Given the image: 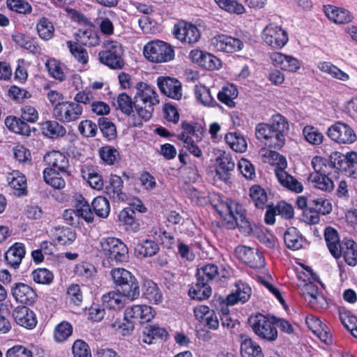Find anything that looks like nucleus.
<instances>
[{"label": "nucleus", "instance_id": "14", "mask_svg": "<svg viewBox=\"0 0 357 357\" xmlns=\"http://www.w3.org/2000/svg\"><path fill=\"white\" fill-rule=\"evenodd\" d=\"M157 85L162 93L174 99L181 100L183 96L182 84L179 80L171 77H158Z\"/></svg>", "mask_w": 357, "mask_h": 357}, {"label": "nucleus", "instance_id": "23", "mask_svg": "<svg viewBox=\"0 0 357 357\" xmlns=\"http://www.w3.org/2000/svg\"><path fill=\"white\" fill-rule=\"evenodd\" d=\"M9 186L13 193L17 197H22L27 194V183L25 176L19 171H13L7 176Z\"/></svg>", "mask_w": 357, "mask_h": 357}, {"label": "nucleus", "instance_id": "13", "mask_svg": "<svg viewBox=\"0 0 357 357\" xmlns=\"http://www.w3.org/2000/svg\"><path fill=\"white\" fill-rule=\"evenodd\" d=\"M155 316L152 307L146 305H133L124 312V318L128 322L144 323L150 321Z\"/></svg>", "mask_w": 357, "mask_h": 357}, {"label": "nucleus", "instance_id": "39", "mask_svg": "<svg viewBox=\"0 0 357 357\" xmlns=\"http://www.w3.org/2000/svg\"><path fill=\"white\" fill-rule=\"evenodd\" d=\"M43 133L50 138L63 137L66 133V128L56 121H47L42 124Z\"/></svg>", "mask_w": 357, "mask_h": 357}, {"label": "nucleus", "instance_id": "12", "mask_svg": "<svg viewBox=\"0 0 357 357\" xmlns=\"http://www.w3.org/2000/svg\"><path fill=\"white\" fill-rule=\"evenodd\" d=\"M264 41L273 49H281L288 42V35L286 31L280 26L270 24L262 31Z\"/></svg>", "mask_w": 357, "mask_h": 357}, {"label": "nucleus", "instance_id": "32", "mask_svg": "<svg viewBox=\"0 0 357 357\" xmlns=\"http://www.w3.org/2000/svg\"><path fill=\"white\" fill-rule=\"evenodd\" d=\"M286 246L291 250H297L303 247L304 238L296 227H290L284 234Z\"/></svg>", "mask_w": 357, "mask_h": 357}, {"label": "nucleus", "instance_id": "5", "mask_svg": "<svg viewBox=\"0 0 357 357\" xmlns=\"http://www.w3.org/2000/svg\"><path fill=\"white\" fill-rule=\"evenodd\" d=\"M22 120L15 116H8L5 119V125L11 131L29 136L31 135V128L27 123H35L38 119V111L31 105H25L22 108Z\"/></svg>", "mask_w": 357, "mask_h": 357}, {"label": "nucleus", "instance_id": "6", "mask_svg": "<svg viewBox=\"0 0 357 357\" xmlns=\"http://www.w3.org/2000/svg\"><path fill=\"white\" fill-rule=\"evenodd\" d=\"M249 324L253 332L260 338L269 342H275L278 337L277 328L273 321L262 314L251 316Z\"/></svg>", "mask_w": 357, "mask_h": 357}, {"label": "nucleus", "instance_id": "47", "mask_svg": "<svg viewBox=\"0 0 357 357\" xmlns=\"http://www.w3.org/2000/svg\"><path fill=\"white\" fill-rule=\"evenodd\" d=\"M36 29L38 36L44 40H48L54 36V25L45 17H43L38 20L36 24Z\"/></svg>", "mask_w": 357, "mask_h": 357}, {"label": "nucleus", "instance_id": "36", "mask_svg": "<svg viewBox=\"0 0 357 357\" xmlns=\"http://www.w3.org/2000/svg\"><path fill=\"white\" fill-rule=\"evenodd\" d=\"M77 43L81 45L94 47L100 43V38L96 32L91 29L79 30L75 34Z\"/></svg>", "mask_w": 357, "mask_h": 357}, {"label": "nucleus", "instance_id": "53", "mask_svg": "<svg viewBox=\"0 0 357 357\" xmlns=\"http://www.w3.org/2000/svg\"><path fill=\"white\" fill-rule=\"evenodd\" d=\"M250 196L254 205L259 208H263L267 201V195L263 188L254 185L250 189Z\"/></svg>", "mask_w": 357, "mask_h": 357}, {"label": "nucleus", "instance_id": "17", "mask_svg": "<svg viewBox=\"0 0 357 357\" xmlns=\"http://www.w3.org/2000/svg\"><path fill=\"white\" fill-rule=\"evenodd\" d=\"M44 161L47 165L45 169H51L56 173H63L69 175V160L68 158L61 152L52 151L44 155Z\"/></svg>", "mask_w": 357, "mask_h": 357}, {"label": "nucleus", "instance_id": "30", "mask_svg": "<svg viewBox=\"0 0 357 357\" xmlns=\"http://www.w3.org/2000/svg\"><path fill=\"white\" fill-rule=\"evenodd\" d=\"M220 275L219 268L214 264H206L197 269L196 278L198 280H202L208 283L213 282Z\"/></svg>", "mask_w": 357, "mask_h": 357}, {"label": "nucleus", "instance_id": "52", "mask_svg": "<svg viewBox=\"0 0 357 357\" xmlns=\"http://www.w3.org/2000/svg\"><path fill=\"white\" fill-rule=\"evenodd\" d=\"M218 6L230 13L241 15L245 12L243 4L236 0H214Z\"/></svg>", "mask_w": 357, "mask_h": 357}, {"label": "nucleus", "instance_id": "50", "mask_svg": "<svg viewBox=\"0 0 357 357\" xmlns=\"http://www.w3.org/2000/svg\"><path fill=\"white\" fill-rule=\"evenodd\" d=\"M310 179L314 186L323 191L331 192L334 188L333 181L325 174H311Z\"/></svg>", "mask_w": 357, "mask_h": 357}, {"label": "nucleus", "instance_id": "16", "mask_svg": "<svg viewBox=\"0 0 357 357\" xmlns=\"http://www.w3.org/2000/svg\"><path fill=\"white\" fill-rule=\"evenodd\" d=\"M173 33L178 40L189 44L197 43L201 36L200 31L195 25L185 22L176 24Z\"/></svg>", "mask_w": 357, "mask_h": 357}, {"label": "nucleus", "instance_id": "8", "mask_svg": "<svg viewBox=\"0 0 357 357\" xmlns=\"http://www.w3.org/2000/svg\"><path fill=\"white\" fill-rule=\"evenodd\" d=\"M144 54L149 61L155 63L168 62L174 58L173 48L161 40L148 43L144 47Z\"/></svg>", "mask_w": 357, "mask_h": 357}, {"label": "nucleus", "instance_id": "40", "mask_svg": "<svg viewBox=\"0 0 357 357\" xmlns=\"http://www.w3.org/2000/svg\"><path fill=\"white\" fill-rule=\"evenodd\" d=\"M144 297L151 303L158 304L162 300V294L157 284L151 280H147L144 285Z\"/></svg>", "mask_w": 357, "mask_h": 357}, {"label": "nucleus", "instance_id": "43", "mask_svg": "<svg viewBox=\"0 0 357 357\" xmlns=\"http://www.w3.org/2000/svg\"><path fill=\"white\" fill-rule=\"evenodd\" d=\"M340 319L344 326L357 338V317L344 309L339 310Z\"/></svg>", "mask_w": 357, "mask_h": 357}, {"label": "nucleus", "instance_id": "20", "mask_svg": "<svg viewBox=\"0 0 357 357\" xmlns=\"http://www.w3.org/2000/svg\"><path fill=\"white\" fill-rule=\"evenodd\" d=\"M216 162L215 177L219 180L227 182L230 178L231 172L235 167V162L231 155L224 151L217 158Z\"/></svg>", "mask_w": 357, "mask_h": 357}, {"label": "nucleus", "instance_id": "22", "mask_svg": "<svg viewBox=\"0 0 357 357\" xmlns=\"http://www.w3.org/2000/svg\"><path fill=\"white\" fill-rule=\"evenodd\" d=\"M273 63L282 70L289 72H296L300 68L299 61L290 55H286L280 52H274L271 54Z\"/></svg>", "mask_w": 357, "mask_h": 357}, {"label": "nucleus", "instance_id": "27", "mask_svg": "<svg viewBox=\"0 0 357 357\" xmlns=\"http://www.w3.org/2000/svg\"><path fill=\"white\" fill-rule=\"evenodd\" d=\"M25 252L24 244L15 243L5 253V259L9 265L17 268L21 264Z\"/></svg>", "mask_w": 357, "mask_h": 357}, {"label": "nucleus", "instance_id": "21", "mask_svg": "<svg viewBox=\"0 0 357 357\" xmlns=\"http://www.w3.org/2000/svg\"><path fill=\"white\" fill-rule=\"evenodd\" d=\"M13 317L17 324L26 328H33L37 323L35 313L26 306L15 307Z\"/></svg>", "mask_w": 357, "mask_h": 357}, {"label": "nucleus", "instance_id": "19", "mask_svg": "<svg viewBox=\"0 0 357 357\" xmlns=\"http://www.w3.org/2000/svg\"><path fill=\"white\" fill-rule=\"evenodd\" d=\"M11 294L17 302L26 305H32L38 298L34 289L22 282L13 284L11 287Z\"/></svg>", "mask_w": 357, "mask_h": 357}, {"label": "nucleus", "instance_id": "58", "mask_svg": "<svg viewBox=\"0 0 357 357\" xmlns=\"http://www.w3.org/2000/svg\"><path fill=\"white\" fill-rule=\"evenodd\" d=\"M59 174L52 172L51 169H45L43 171L44 181L56 189H61L65 187L66 182L61 177L58 176Z\"/></svg>", "mask_w": 357, "mask_h": 357}, {"label": "nucleus", "instance_id": "49", "mask_svg": "<svg viewBox=\"0 0 357 357\" xmlns=\"http://www.w3.org/2000/svg\"><path fill=\"white\" fill-rule=\"evenodd\" d=\"M309 211L328 215L332 211V204L328 199L323 197L314 199L309 202Z\"/></svg>", "mask_w": 357, "mask_h": 357}, {"label": "nucleus", "instance_id": "55", "mask_svg": "<svg viewBox=\"0 0 357 357\" xmlns=\"http://www.w3.org/2000/svg\"><path fill=\"white\" fill-rule=\"evenodd\" d=\"M73 333V326L68 321H61L54 328V339L57 342L66 340Z\"/></svg>", "mask_w": 357, "mask_h": 357}, {"label": "nucleus", "instance_id": "1", "mask_svg": "<svg viewBox=\"0 0 357 357\" xmlns=\"http://www.w3.org/2000/svg\"><path fill=\"white\" fill-rule=\"evenodd\" d=\"M289 123L280 114L273 115L269 123H259L256 126L257 138L269 149H280L285 143Z\"/></svg>", "mask_w": 357, "mask_h": 357}, {"label": "nucleus", "instance_id": "11", "mask_svg": "<svg viewBox=\"0 0 357 357\" xmlns=\"http://www.w3.org/2000/svg\"><path fill=\"white\" fill-rule=\"evenodd\" d=\"M327 135L338 144H352L357 139L354 130L348 124L341 121L331 126L327 130Z\"/></svg>", "mask_w": 357, "mask_h": 357}, {"label": "nucleus", "instance_id": "33", "mask_svg": "<svg viewBox=\"0 0 357 357\" xmlns=\"http://www.w3.org/2000/svg\"><path fill=\"white\" fill-rule=\"evenodd\" d=\"M52 232V237L61 245H70L76 238L75 232L69 227H56Z\"/></svg>", "mask_w": 357, "mask_h": 357}, {"label": "nucleus", "instance_id": "51", "mask_svg": "<svg viewBox=\"0 0 357 357\" xmlns=\"http://www.w3.org/2000/svg\"><path fill=\"white\" fill-rule=\"evenodd\" d=\"M99 155L105 163L109 165H115L120 159L119 151L110 146H105L100 148Z\"/></svg>", "mask_w": 357, "mask_h": 357}, {"label": "nucleus", "instance_id": "38", "mask_svg": "<svg viewBox=\"0 0 357 357\" xmlns=\"http://www.w3.org/2000/svg\"><path fill=\"white\" fill-rule=\"evenodd\" d=\"M75 216L83 218L86 222L93 220V212L89 202L82 196L77 199L75 204Z\"/></svg>", "mask_w": 357, "mask_h": 357}, {"label": "nucleus", "instance_id": "24", "mask_svg": "<svg viewBox=\"0 0 357 357\" xmlns=\"http://www.w3.org/2000/svg\"><path fill=\"white\" fill-rule=\"evenodd\" d=\"M251 294L252 289L250 287L241 281H238L236 283L235 291L227 296L226 301L227 305H234L238 302L244 303L249 300Z\"/></svg>", "mask_w": 357, "mask_h": 357}, {"label": "nucleus", "instance_id": "57", "mask_svg": "<svg viewBox=\"0 0 357 357\" xmlns=\"http://www.w3.org/2000/svg\"><path fill=\"white\" fill-rule=\"evenodd\" d=\"M67 46L70 50V53L77 59V61L82 64L88 62V53L85 49L81 47L77 43H73L72 41H67Z\"/></svg>", "mask_w": 357, "mask_h": 357}, {"label": "nucleus", "instance_id": "28", "mask_svg": "<svg viewBox=\"0 0 357 357\" xmlns=\"http://www.w3.org/2000/svg\"><path fill=\"white\" fill-rule=\"evenodd\" d=\"M123 181L119 176L111 175L109 183L105 188V192L115 200H124L126 195L122 192Z\"/></svg>", "mask_w": 357, "mask_h": 357}, {"label": "nucleus", "instance_id": "42", "mask_svg": "<svg viewBox=\"0 0 357 357\" xmlns=\"http://www.w3.org/2000/svg\"><path fill=\"white\" fill-rule=\"evenodd\" d=\"M225 141L227 144L236 152L243 153L247 149L245 139L236 132H229L225 135Z\"/></svg>", "mask_w": 357, "mask_h": 357}, {"label": "nucleus", "instance_id": "7", "mask_svg": "<svg viewBox=\"0 0 357 357\" xmlns=\"http://www.w3.org/2000/svg\"><path fill=\"white\" fill-rule=\"evenodd\" d=\"M105 50L99 52L100 62L110 68L119 70L125 65L123 59V50L121 44L114 40H107L104 43Z\"/></svg>", "mask_w": 357, "mask_h": 357}, {"label": "nucleus", "instance_id": "29", "mask_svg": "<svg viewBox=\"0 0 357 357\" xmlns=\"http://www.w3.org/2000/svg\"><path fill=\"white\" fill-rule=\"evenodd\" d=\"M124 296L119 291H112L102 296V305L105 309L120 310L125 305Z\"/></svg>", "mask_w": 357, "mask_h": 357}, {"label": "nucleus", "instance_id": "62", "mask_svg": "<svg viewBox=\"0 0 357 357\" xmlns=\"http://www.w3.org/2000/svg\"><path fill=\"white\" fill-rule=\"evenodd\" d=\"M74 272L79 277L90 279L94 276L96 270L91 264L82 262L75 266Z\"/></svg>", "mask_w": 357, "mask_h": 357}, {"label": "nucleus", "instance_id": "60", "mask_svg": "<svg viewBox=\"0 0 357 357\" xmlns=\"http://www.w3.org/2000/svg\"><path fill=\"white\" fill-rule=\"evenodd\" d=\"M33 280L38 284H50L54 278L53 274L47 268H37L31 273Z\"/></svg>", "mask_w": 357, "mask_h": 357}, {"label": "nucleus", "instance_id": "26", "mask_svg": "<svg viewBox=\"0 0 357 357\" xmlns=\"http://www.w3.org/2000/svg\"><path fill=\"white\" fill-rule=\"evenodd\" d=\"M324 237L331 255L336 259L340 258L342 256V243H340L337 231L331 227H327Z\"/></svg>", "mask_w": 357, "mask_h": 357}, {"label": "nucleus", "instance_id": "48", "mask_svg": "<svg viewBox=\"0 0 357 357\" xmlns=\"http://www.w3.org/2000/svg\"><path fill=\"white\" fill-rule=\"evenodd\" d=\"M119 219L121 222L132 230H137L139 227V224L135 218V212L132 207L123 208L119 214Z\"/></svg>", "mask_w": 357, "mask_h": 357}, {"label": "nucleus", "instance_id": "64", "mask_svg": "<svg viewBox=\"0 0 357 357\" xmlns=\"http://www.w3.org/2000/svg\"><path fill=\"white\" fill-rule=\"evenodd\" d=\"M72 349L74 357H91L88 344L82 340H76Z\"/></svg>", "mask_w": 357, "mask_h": 357}, {"label": "nucleus", "instance_id": "4", "mask_svg": "<svg viewBox=\"0 0 357 357\" xmlns=\"http://www.w3.org/2000/svg\"><path fill=\"white\" fill-rule=\"evenodd\" d=\"M112 280L126 298L130 301L140 296V287L137 279L129 271L123 268H113L110 272Z\"/></svg>", "mask_w": 357, "mask_h": 357}, {"label": "nucleus", "instance_id": "59", "mask_svg": "<svg viewBox=\"0 0 357 357\" xmlns=\"http://www.w3.org/2000/svg\"><path fill=\"white\" fill-rule=\"evenodd\" d=\"M98 126L103 136L108 140L115 138L116 135V127L107 118L100 117L98 119Z\"/></svg>", "mask_w": 357, "mask_h": 357}, {"label": "nucleus", "instance_id": "46", "mask_svg": "<svg viewBox=\"0 0 357 357\" xmlns=\"http://www.w3.org/2000/svg\"><path fill=\"white\" fill-rule=\"evenodd\" d=\"M93 211L100 218H106L110 212L109 201L104 197H96L91 203Z\"/></svg>", "mask_w": 357, "mask_h": 357}, {"label": "nucleus", "instance_id": "2", "mask_svg": "<svg viewBox=\"0 0 357 357\" xmlns=\"http://www.w3.org/2000/svg\"><path fill=\"white\" fill-rule=\"evenodd\" d=\"M133 91L134 107L138 116L147 121L152 116L154 106L159 103L158 96L152 86L142 82L137 83Z\"/></svg>", "mask_w": 357, "mask_h": 357}, {"label": "nucleus", "instance_id": "56", "mask_svg": "<svg viewBox=\"0 0 357 357\" xmlns=\"http://www.w3.org/2000/svg\"><path fill=\"white\" fill-rule=\"evenodd\" d=\"M303 133L306 141L313 145L321 144L324 139V135L317 128L312 126H305Z\"/></svg>", "mask_w": 357, "mask_h": 357}, {"label": "nucleus", "instance_id": "15", "mask_svg": "<svg viewBox=\"0 0 357 357\" xmlns=\"http://www.w3.org/2000/svg\"><path fill=\"white\" fill-rule=\"evenodd\" d=\"M236 254L245 264L253 268H260L264 266V258L257 250L245 245L238 246Z\"/></svg>", "mask_w": 357, "mask_h": 357}, {"label": "nucleus", "instance_id": "63", "mask_svg": "<svg viewBox=\"0 0 357 357\" xmlns=\"http://www.w3.org/2000/svg\"><path fill=\"white\" fill-rule=\"evenodd\" d=\"M116 102L118 107L123 113L130 115L133 112V101L126 93L119 94L117 97Z\"/></svg>", "mask_w": 357, "mask_h": 357}, {"label": "nucleus", "instance_id": "31", "mask_svg": "<svg viewBox=\"0 0 357 357\" xmlns=\"http://www.w3.org/2000/svg\"><path fill=\"white\" fill-rule=\"evenodd\" d=\"M211 287L208 283L198 280L189 289L188 294L194 300L202 301L207 299L211 295Z\"/></svg>", "mask_w": 357, "mask_h": 357}, {"label": "nucleus", "instance_id": "44", "mask_svg": "<svg viewBox=\"0 0 357 357\" xmlns=\"http://www.w3.org/2000/svg\"><path fill=\"white\" fill-rule=\"evenodd\" d=\"M167 335V332L164 328L157 326H149L143 331V342L147 344H152L153 340L162 339Z\"/></svg>", "mask_w": 357, "mask_h": 357}, {"label": "nucleus", "instance_id": "9", "mask_svg": "<svg viewBox=\"0 0 357 357\" xmlns=\"http://www.w3.org/2000/svg\"><path fill=\"white\" fill-rule=\"evenodd\" d=\"M101 252L112 261L124 262L128 259V249L119 238L108 237L100 241Z\"/></svg>", "mask_w": 357, "mask_h": 357}, {"label": "nucleus", "instance_id": "41", "mask_svg": "<svg viewBox=\"0 0 357 357\" xmlns=\"http://www.w3.org/2000/svg\"><path fill=\"white\" fill-rule=\"evenodd\" d=\"M277 178L282 186L296 193H300L303 190L302 183L287 172H280Z\"/></svg>", "mask_w": 357, "mask_h": 357}, {"label": "nucleus", "instance_id": "37", "mask_svg": "<svg viewBox=\"0 0 357 357\" xmlns=\"http://www.w3.org/2000/svg\"><path fill=\"white\" fill-rule=\"evenodd\" d=\"M242 357H264L259 344L250 338H245L241 344Z\"/></svg>", "mask_w": 357, "mask_h": 357}, {"label": "nucleus", "instance_id": "45", "mask_svg": "<svg viewBox=\"0 0 357 357\" xmlns=\"http://www.w3.org/2000/svg\"><path fill=\"white\" fill-rule=\"evenodd\" d=\"M238 96V91L233 84H227L218 93V100L229 107L234 105V100Z\"/></svg>", "mask_w": 357, "mask_h": 357}, {"label": "nucleus", "instance_id": "18", "mask_svg": "<svg viewBox=\"0 0 357 357\" xmlns=\"http://www.w3.org/2000/svg\"><path fill=\"white\" fill-rule=\"evenodd\" d=\"M211 47L219 52H234L241 50L243 43L238 38L222 34L211 39Z\"/></svg>", "mask_w": 357, "mask_h": 357}, {"label": "nucleus", "instance_id": "3", "mask_svg": "<svg viewBox=\"0 0 357 357\" xmlns=\"http://www.w3.org/2000/svg\"><path fill=\"white\" fill-rule=\"evenodd\" d=\"M216 210L223 218L229 229L238 227L245 233L249 234L252 231L250 223L245 217V210L238 202L227 199L216 206Z\"/></svg>", "mask_w": 357, "mask_h": 357}, {"label": "nucleus", "instance_id": "25", "mask_svg": "<svg viewBox=\"0 0 357 357\" xmlns=\"http://www.w3.org/2000/svg\"><path fill=\"white\" fill-rule=\"evenodd\" d=\"M324 12L328 18L336 24H347L353 19L351 13L348 10L332 5L325 6Z\"/></svg>", "mask_w": 357, "mask_h": 357}, {"label": "nucleus", "instance_id": "35", "mask_svg": "<svg viewBox=\"0 0 357 357\" xmlns=\"http://www.w3.org/2000/svg\"><path fill=\"white\" fill-rule=\"evenodd\" d=\"M342 255L343 254L345 261L349 266H354L357 264V245L351 239L344 240L340 247Z\"/></svg>", "mask_w": 357, "mask_h": 357}, {"label": "nucleus", "instance_id": "34", "mask_svg": "<svg viewBox=\"0 0 357 357\" xmlns=\"http://www.w3.org/2000/svg\"><path fill=\"white\" fill-rule=\"evenodd\" d=\"M159 250L156 242L152 240H144L137 243L135 247V253L137 257H149L155 255Z\"/></svg>", "mask_w": 357, "mask_h": 357}, {"label": "nucleus", "instance_id": "54", "mask_svg": "<svg viewBox=\"0 0 357 357\" xmlns=\"http://www.w3.org/2000/svg\"><path fill=\"white\" fill-rule=\"evenodd\" d=\"M46 68L50 75L56 79L63 81L66 78V74L63 71V66L60 62L54 59H51L45 63Z\"/></svg>", "mask_w": 357, "mask_h": 357}, {"label": "nucleus", "instance_id": "10", "mask_svg": "<svg viewBox=\"0 0 357 357\" xmlns=\"http://www.w3.org/2000/svg\"><path fill=\"white\" fill-rule=\"evenodd\" d=\"M83 112V107L75 102L66 101L54 106L53 116L61 122L69 123L79 119Z\"/></svg>", "mask_w": 357, "mask_h": 357}, {"label": "nucleus", "instance_id": "61", "mask_svg": "<svg viewBox=\"0 0 357 357\" xmlns=\"http://www.w3.org/2000/svg\"><path fill=\"white\" fill-rule=\"evenodd\" d=\"M331 162L333 163V167L342 172H353L351 170V167L349 165V163L347 159V157L344 156V154L336 152L331 156Z\"/></svg>", "mask_w": 357, "mask_h": 357}]
</instances>
